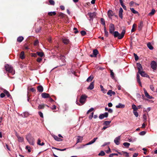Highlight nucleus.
Listing matches in <instances>:
<instances>
[{
    "instance_id": "2f4dec72",
    "label": "nucleus",
    "mask_w": 157,
    "mask_h": 157,
    "mask_svg": "<svg viewBox=\"0 0 157 157\" xmlns=\"http://www.w3.org/2000/svg\"><path fill=\"white\" fill-rule=\"evenodd\" d=\"M20 57L21 59H23L25 58L24 52L23 51L21 52L20 55Z\"/></svg>"
},
{
    "instance_id": "4468645a",
    "label": "nucleus",
    "mask_w": 157,
    "mask_h": 157,
    "mask_svg": "<svg viewBox=\"0 0 157 157\" xmlns=\"http://www.w3.org/2000/svg\"><path fill=\"white\" fill-rule=\"evenodd\" d=\"M16 136L17 138L18 141L20 142H22L24 141V138L22 137H21L17 134Z\"/></svg>"
},
{
    "instance_id": "72a5a7b5",
    "label": "nucleus",
    "mask_w": 157,
    "mask_h": 157,
    "mask_svg": "<svg viewBox=\"0 0 157 157\" xmlns=\"http://www.w3.org/2000/svg\"><path fill=\"white\" fill-rule=\"evenodd\" d=\"M93 54L94 57H96L97 55L98 54V51L97 49L94 50L93 51Z\"/></svg>"
},
{
    "instance_id": "2eb2a0df",
    "label": "nucleus",
    "mask_w": 157,
    "mask_h": 157,
    "mask_svg": "<svg viewBox=\"0 0 157 157\" xmlns=\"http://www.w3.org/2000/svg\"><path fill=\"white\" fill-rule=\"evenodd\" d=\"M41 96L43 98H49V94L46 93H43L41 94Z\"/></svg>"
},
{
    "instance_id": "3c124183",
    "label": "nucleus",
    "mask_w": 157,
    "mask_h": 157,
    "mask_svg": "<svg viewBox=\"0 0 157 157\" xmlns=\"http://www.w3.org/2000/svg\"><path fill=\"white\" fill-rule=\"evenodd\" d=\"M150 88L152 91L154 92L155 88L153 85H150Z\"/></svg>"
},
{
    "instance_id": "412c9836",
    "label": "nucleus",
    "mask_w": 157,
    "mask_h": 157,
    "mask_svg": "<svg viewBox=\"0 0 157 157\" xmlns=\"http://www.w3.org/2000/svg\"><path fill=\"white\" fill-rule=\"evenodd\" d=\"M107 94L110 96H112V94L115 95V92L112 91L111 90H109L107 92Z\"/></svg>"
},
{
    "instance_id": "a18cd8bd",
    "label": "nucleus",
    "mask_w": 157,
    "mask_h": 157,
    "mask_svg": "<svg viewBox=\"0 0 157 157\" xmlns=\"http://www.w3.org/2000/svg\"><path fill=\"white\" fill-rule=\"evenodd\" d=\"M101 24L103 25H105V21L103 18H101Z\"/></svg>"
},
{
    "instance_id": "ea45409f",
    "label": "nucleus",
    "mask_w": 157,
    "mask_h": 157,
    "mask_svg": "<svg viewBox=\"0 0 157 157\" xmlns=\"http://www.w3.org/2000/svg\"><path fill=\"white\" fill-rule=\"evenodd\" d=\"M37 54L40 57H42L44 55V53L41 52H37Z\"/></svg>"
},
{
    "instance_id": "e433bc0d",
    "label": "nucleus",
    "mask_w": 157,
    "mask_h": 157,
    "mask_svg": "<svg viewBox=\"0 0 157 157\" xmlns=\"http://www.w3.org/2000/svg\"><path fill=\"white\" fill-rule=\"evenodd\" d=\"M132 108L133 110V111H136L137 110L138 108L136 105L133 104L132 105Z\"/></svg>"
},
{
    "instance_id": "0eeeda50",
    "label": "nucleus",
    "mask_w": 157,
    "mask_h": 157,
    "mask_svg": "<svg viewBox=\"0 0 157 157\" xmlns=\"http://www.w3.org/2000/svg\"><path fill=\"white\" fill-rule=\"evenodd\" d=\"M108 113L107 112H105L104 114H100L99 115V117L100 119H103L104 117L106 118L108 117Z\"/></svg>"
},
{
    "instance_id": "7ed1b4c3",
    "label": "nucleus",
    "mask_w": 157,
    "mask_h": 157,
    "mask_svg": "<svg viewBox=\"0 0 157 157\" xmlns=\"http://www.w3.org/2000/svg\"><path fill=\"white\" fill-rule=\"evenodd\" d=\"M97 13L95 12L93 13H88V15L89 16L90 19H89L90 21H92L94 18L96 16Z\"/></svg>"
},
{
    "instance_id": "393cba45",
    "label": "nucleus",
    "mask_w": 157,
    "mask_h": 157,
    "mask_svg": "<svg viewBox=\"0 0 157 157\" xmlns=\"http://www.w3.org/2000/svg\"><path fill=\"white\" fill-rule=\"evenodd\" d=\"M93 143H94L91 140L90 141V142H89L88 143L86 144V145H83L82 147H77V149H80L81 148L83 147L85 145H91Z\"/></svg>"
},
{
    "instance_id": "c03bdc74",
    "label": "nucleus",
    "mask_w": 157,
    "mask_h": 157,
    "mask_svg": "<svg viewBox=\"0 0 157 157\" xmlns=\"http://www.w3.org/2000/svg\"><path fill=\"white\" fill-rule=\"evenodd\" d=\"M45 105H39L38 107L39 109H43L45 106Z\"/></svg>"
},
{
    "instance_id": "864d4df0",
    "label": "nucleus",
    "mask_w": 157,
    "mask_h": 157,
    "mask_svg": "<svg viewBox=\"0 0 157 157\" xmlns=\"http://www.w3.org/2000/svg\"><path fill=\"white\" fill-rule=\"evenodd\" d=\"M134 55L135 57V60L136 61H137L139 59V57L135 53H134Z\"/></svg>"
},
{
    "instance_id": "f3484780",
    "label": "nucleus",
    "mask_w": 157,
    "mask_h": 157,
    "mask_svg": "<svg viewBox=\"0 0 157 157\" xmlns=\"http://www.w3.org/2000/svg\"><path fill=\"white\" fill-rule=\"evenodd\" d=\"M108 16L109 18H111L112 16L113 15V13L111 10H109L108 11Z\"/></svg>"
},
{
    "instance_id": "bb28decb",
    "label": "nucleus",
    "mask_w": 157,
    "mask_h": 157,
    "mask_svg": "<svg viewBox=\"0 0 157 157\" xmlns=\"http://www.w3.org/2000/svg\"><path fill=\"white\" fill-rule=\"evenodd\" d=\"M140 76L139 75L137 74L136 75V79L137 82L140 84V86H141V82L140 80Z\"/></svg>"
},
{
    "instance_id": "680f3d73",
    "label": "nucleus",
    "mask_w": 157,
    "mask_h": 157,
    "mask_svg": "<svg viewBox=\"0 0 157 157\" xmlns=\"http://www.w3.org/2000/svg\"><path fill=\"white\" fill-rule=\"evenodd\" d=\"M134 4H135V2L133 1H132L129 3V5L130 6H132Z\"/></svg>"
},
{
    "instance_id": "20e7f679",
    "label": "nucleus",
    "mask_w": 157,
    "mask_h": 157,
    "mask_svg": "<svg viewBox=\"0 0 157 157\" xmlns=\"http://www.w3.org/2000/svg\"><path fill=\"white\" fill-rule=\"evenodd\" d=\"M87 96L85 95H82L81 96L80 102L81 103L83 104H84L86 101Z\"/></svg>"
},
{
    "instance_id": "aec40b11",
    "label": "nucleus",
    "mask_w": 157,
    "mask_h": 157,
    "mask_svg": "<svg viewBox=\"0 0 157 157\" xmlns=\"http://www.w3.org/2000/svg\"><path fill=\"white\" fill-rule=\"evenodd\" d=\"M53 136L54 139L56 141H62V139L56 136L53 135Z\"/></svg>"
},
{
    "instance_id": "0e129e2a",
    "label": "nucleus",
    "mask_w": 157,
    "mask_h": 157,
    "mask_svg": "<svg viewBox=\"0 0 157 157\" xmlns=\"http://www.w3.org/2000/svg\"><path fill=\"white\" fill-rule=\"evenodd\" d=\"M5 94L4 93H2L0 95V97L1 98H3L5 96Z\"/></svg>"
},
{
    "instance_id": "338daca9",
    "label": "nucleus",
    "mask_w": 157,
    "mask_h": 157,
    "mask_svg": "<svg viewBox=\"0 0 157 157\" xmlns=\"http://www.w3.org/2000/svg\"><path fill=\"white\" fill-rule=\"evenodd\" d=\"M42 60V59L40 58H38L37 59V61L38 62H40Z\"/></svg>"
},
{
    "instance_id": "8fccbe9b",
    "label": "nucleus",
    "mask_w": 157,
    "mask_h": 157,
    "mask_svg": "<svg viewBox=\"0 0 157 157\" xmlns=\"http://www.w3.org/2000/svg\"><path fill=\"white\" fill-rule=\"evenodd\" d=\"M25 149L28 150V151L29 152H30L31 151V148L29 146H26L25 147Z\"/></svg>"
},
{
    "instance_id": "bf43d9fd",
    "label": "nucleus",
    "mask_w": 157,
    "mask_h": 157,
    "mask_svg": "<svg viewBox=\"0 0 157 157\" xmlns=\"http://www.w3.org/2000/svg\"><path fill=\"white\" fill-rule=\"evenodd\" d=\"M133 113L136 117H138V114L137 112L134 111Z\"/></svg>"
},
{
    "instance_id": "e2e57ef3",
    "label": "nucleus",
    "mask_w": 157,
    "mask_h": 157,
    "mask_svg": "<svg viewBox=\"0 0 157 157\" xmlns=\"http://www.w3.org/2000/svg\"><path fill=\"white\" fill-rule=\"evenodd\" d=\"M118 155L117 153H112L109 155V157H112L113 155Z\"/></svg>"
},
{
    "instance_id": "7c9ffc66",
    "label": "nucleus",
    "mask_w": 157,
    "mask_h": 157,
    "mask_svg": "<svg viewBox=\"0 0 157 157\" xmlns=\"http://www.w3.org/2000/svg\"><path fill=\"white\" fill-rule=\"evenodd\" d=\"M24 38L22 36L18 37L17 38V41L19 42H21L23 40Z\"/></svg>"
},
{
    "instance_id": "f704fd0d",
    "label": "nucleus",
    "mask_w": 157,
    "mask_h": 157,
    "mask_svg": "<svg viewBox=\"0 0 157 157\" xmlns=\"http://www.w3.org/2000/svg\"><path fill=\"white\" fill-rule=\"evenodd\" d=\"M155 10L154 9H152L151 12L149 13L148 15L151 16L153 15L155 13Z\"/></svg>"
},
{
    "instance_id": "4be33fe9",
    "label": "nucleus",
    "mask_w": 157,
    "mask_h": 157,
    "mask_svg": "<svg viewBox=\"0 0 157 157\" xmlns=\"http://www.w3.org/2000/svg\"><path fill=\"white\" fill-rule=\"evenodd\" d=\"M62 41L63 43L66 44H68L69 42V40L68 39L65 38L62 39Z\"/></svg>"
},
{
    "instance_id": "13d9d810",
    "label": "nucleus",
    "mask_w": 157,
    "mask_h": 157,
    "mask_svg": "<svg viewBox=\"0 0 157 157\" xmlns=\"http://www.w3.org/2000/svg\"><path fill=\"white\" fill-rule=\"evenodd\" d=\"M110 75L111 76L112 78H113L114 77V73L113 72L112 70H111L110 71Z\"/></svg>"
},
{
    "instance_id": "a211bd4d",
    "label": "nucleus",
    "mask_w": 157,
    "mask_h": 157,
    "mask_svg": "<svg viewBox=\"0 0 157 157\" xmlns=\"http://www.w3.org/2000/svg\"><path fill=\"white\" fill-rule=\"evenodd\" d=\"M125 105L121 103H119L117 105H116V107L117 108H123L124 107Z\"/></svg>"
},
{
    "instance_id": "9b49d317",
    "label": "nucleus",
    "mask_w": 157,
    "mask_h": 157,
    "mask_svg": "<svg viewBox=\"0 0 157 157\" xmlns=\"http://www.w3.org/2000/svg\"><path fill=\"white\" fill-rule=\"evenodd\" d=\"M141 75L144 77L149 78V76L148 75H147V74H146L144 71H141L140 72H139Z\"/></svg>"
},
{
    "instance_id": "dca6fc26",
    "label": "nucleus",
    "mask_w": 157,
    "mask_h": 157,
    "mask_svg": "<svg viewBox=\"0 0 157 157\" xmlns=\"http://www.w3.org/2000/svg\"><path fill=\"white\" fill-rule=\"evenodd\" d=\"M137 66L138 69V72H139L141 71V70L143 69L142 67L141 64L139 63H137Z\"/></svg>"
},
{
    "instance_id": "a19ab883",
    "label": "nucleus",
    "mask_w": 157,
    "mask_h": 157,
    "mask_svg": "<svg viewBox=\"0 0 157 157\" xmlns=\"http://www.w3.org/2000/svg\"><path fill=\"white\" fill-rule=\"evenodd\" d=\"M123 145L124 146L128 148L129 147V146L130 145V144L127 142L124 143L123 144Z\"/></svg>"
},
{
    "instance_id": "79ce46f5",
    "label": "nucleus",
    "mask_w": 157,
    "mask_h": 157,
    "mask_svg": "<svg viewBox=\"0 0 157 157\" xmlns=\"http://www.w3.org/2000/svg\"><path fill=\"white\" fill-rule=\"evenodd\" d=\"M105 155V152L102 151H101L98 154V155L99 156H104Z\"/></svg>"
},
{
    "instance_id": "b1692460",
    "label": "nucleus",
    "mask_w": 157,
    "mask_h": 157,
    "mask_svg": "<svg viewBox=\"0 0 157 157\" xmlns=\"http://www.w3.org/2000/svg\"><path fill=\"white\" fill-rule=\"evenodd\" d=\"M37 90L40 92H42L43 91V87L41 86H39L37 87Z\"/></svg>"
},
{
    "instance_id": "f257e3e1",
    "label": "nucleus",
    "mask_w": 157,
    "mask_h": 157,
    "mask_svg": "<svg viewBox=\"0 0 157 157\" xmlns=\"http://www.w3.org/2000/svg\"><path fill=\"white\" fill-rule=\"evenodd\" d=\"M26 139L30 144L32 145H34L35 141L34 139L32 136L30 134H29L27 135L26 136Z\"/></svg>"
},
{
    "instance_id": "c756f323",
    "label": "nucleus",
    "mask_w": 157,
    "mask_h": 157,
    "mask_svg": "<svg viewBox=\"0 0 157 157\" xmlns=\"http://www.w3.org/2000/svg\"><path fill=\"white\" fill-rule=\"evenodd\" d=\"M94 78V77L93 76L90 75L86 79V81L89 82H91Z\"/></svg>"
},
{
    "instance_id": "774afa93",
    "label": "nucleus",
    "mask_w": 157,
    "mask_h": 157,
    "mask_svg": "<svg viewBox=\"0 0 157 157\" xmlns=\"http://www.w3.org/2000/svg\"><path fill=\"white\" fill-rule=\"evenodd\" d=\"M93 114H94V113L93 112L91 113V115H90V116L89 117V118L90 119H91L92 118V117H93Z\"/></svg>"
},
{
    "instance_id": "37998d69",
    "label": "nucleus",
    "mask_w": 157,
    "mask_h": 157,
    "mask_svg": "<svg viewBox=\"0 0 157 157\" xmlns=\"http://www.w3.org/2000/svg\"><path fill=\"white\" fill-rule=\"evenodd\" d=\"M111 121H105L104 122V124L107 126L109 124Z\"/></svg>"
},
{
    "instance_id": "a878e982",
    "label": "nucleus",
    "mask_w": 157,
    "mask_h": 157,
    "mask_svg": "<svg viewBox=\"0 0 157 157\" xmlns=\"http://www.w3.org/2000/svg\"><path fill=\"white\" fill-rule=\"evenodd\" d=\"M3 92L5 94L7 95V96L9 98L10 97H11L9 92L8 91H7V90H4Z\"/></svg>"
},
{
    "instance_id": "f8f14e48",
    "label": "nucleus",
    "mask_w": 157,
    "mask_h": 157,
    "mask_svg": "<svg viewBox=\"0 0 157 157\" xmlns=\"http://www.w3.org/2000/svg\"><path fill=\"white\" fill-rule=\"evenodd\" d=\"M123 10L122 8L121 7L120 8L119 10V16L121 19H122L123 18Z\"/></svg>"
},
{
    "instance_id": "603ef678",
    "label": "nucleus",
    "mask_w": 157,
    "mask_h": 157,
    "mask_svg": "<svg viewBox=\"0 0 157 157\" xmlns=\"http://www.w3.org/2000/svg\"><path fill=\"white\" fill-rule=\"evenodd\" d=\"M81 35L82 36H85L86 34V32L84 30H82L80 32Z\"/></svg>"
},
{
    "instance_id": "c9c22d12",
    "label": "nucleus",
    "mask_w": 157,
    "mask_h": 157,
    "mask_svg": "<svg viewBox=\"0 0 157 157\" xmlns=\"http://www.w3.org/2000/svg\"><path fill=\"white\" fill-rule=\"evenodd\" d=\"M41 140L40 139H38L37 142V144L38 145L40 146H43L44 145V142L40 143Z\"/></svg>"
},
{
    "instance_id": "39448f33",
    "label": "nucleus",
    "mask_w": 157,
    "mask_h": 157,
    "mask_svg": "<svg viewBox=\"0 0 157 157\" xmlns=\"http://www.w3.org/2000/svg\"><path fill=\"white\" fill-rule=\"evenodd\" d=\"M115 30V27L114 25L113 24H110L109 26V31L110 33H113Z\"/></svg>"
},
{
    "instance_id": "6ab92c4d",
    "label": "nucleus",
    "mask_w": 157,
    "mask_h": 157,
    "mask_svg": "<svg viewBox=\"0 0 157 157\" xmlns=\"http://www.w3.org/2000/svg\"><path fill=\"white\" fill-rule=\"evenodd\" d=\"M83 140V137L82 136H77V143L81 142Z\"/></svg>"
},
{
    "instance_id": "473e14b6",
    "label": "nucleus",
    "mask_w": 157,
    "mask_h": 157,
    "mask_svg": "<svg viewBox=\"0 0 157 157\" xmlns=\"http://www.w3.org/2000/svg\"><path fill=\"white\" fill-rule=\"evenodd\" d=\"M115 37H117L119 36V33L117 31H115L113 32L112 33Z\"/></svg>"
},
{
    "instance_id": "6e6552de",
    "label": "nucleus",
    "mask_w": 157,
    "mask_h": 157,
    "mask_svg": "<svg viewBox=\"0 0 157 157\" xmlns=\"http://www.w3.org/2000/svg\"><path fill=\"white\" fill-rule=\"evenodd\" d=\"M144 94L145 96L148 99H151L153 98V97L151 96L150 95L148 94V93L147 91L145 89H144Z\"/></svg>"
},
{
    "instance_id": "423d86ee",
    "label": "nucleus",
    "mask_w": 157,
    "mask_h": 157,
    "mask_svg": "<svg viewBox=\"0 0 157 157\" xmlns=\"http://www.w3.org/2000/svg\"><path fill=\"white\" fill-rule=\"evenodd\" d=\"M150 65L151 68L153 69L154 70H155L156 69L157 67V63L155 61H151Z\"/></svg>"
},
{
    "instance_id": "f03ea898",
    "label": "nucleus",
    "mask_w": 157,
    "mask_h": 157,
    "mask_svg": "<svg viewBox=\"0 0 157 157\" xmlns=\"http://www.w3.org/2000/svg\"><path fill=\"white\" fill-rule=\"evenodd\" d=\"M5 68L6 71L11 73L12 75L14 74V71H13V68L11 66L8 64L6 65L5 66Z\"/></svg>"
},
{
    "instance_id": "4c0bfd02",
    "label": "nucleus",
    "mask_w": 157,
    "mask_h": 157,
    "mask_svg": "<svg viewBox=\"0 0 157 157\" xmlns=\"http://www.w3.org/2000/svg\"><path fill=\"white\" fill-rule=\"evenodd\" d=\"M48 14L50 16L55 15H56V13L55 11L50 12L48 13Z\"/></svg>"
},
{
    "instance_id": "de8ad7c7",
    "label": "nucleus",
    "mask_w": 157,
    "mask_h": 157,
    "mask_svg": "<svg viewBox=\"0 0 157 157\" xmlns=\"http://www.w3.org/2000/svg\"><path fill=\"white\" fill-rule=\"evenodd\" d=\"M130 9L131 11L134 13L135 14L138 13V12L135 10L133 8H130Z\"/></svg>"
},
{
    "instance_id": "1a4fd4ad",
    "label": "nucleus",
    "mask_w": 157,
    "mask_h": 157,
    "mask_svg": "<svg viewBox=\"0 0 157 157\" xmlns=\"http://www.w3.org/2000/svg\"><path fill=\"white\" fill-rule=\"evenodd\" d=\"M125 33V30H123L122 31V33L121 34L119 33V36H117L118 38L119 39H121L124 36V35Z\"/></svg>"
},
{
    "instance_id": "58836bf2",
    "label": "nucleus",
    "mask_w": 157,
    "mask_h": 157,
    "mask_svg": "<svg viewBox=\"0 0 157 157\" xmlns=\"http://www.w3.org/2000/svg\"><path fill=\"white\" fill-rule=\"evenodd\" d=\"M124 94L126 96L128 97H130L131 98H132V96L130 95V94L128 93L127 92H126V91H124Z\"/></svg>"
},
{
    "instance_id": "49530a36",
    "label": "nucleus",
    "mask_w": 157,
    "mask_h": 157,
    "mask_svg": "<svg viewBox=\"0 0 157 157\" xmlns=\"http://www.w3.org/2000/svg\"><path fill=\"white\" fill-rule=\"evenodd\" d=\"M136 26V24H133L132 27V29L131 30L132 32H133L135 31V27Z\"/></svg>"
},
{
    "instance_id": "ddd939ff",
    "label": "nucleus",
    "mask_w": 157,
    "mask_h": 157,
    "mask_svg": "<svg viewBox=\"0 0 157 157\" xmlns=\"http://www.w3.org/2000/svg\"><path fill=\"white\" fill-rule=\"evenodd\" d=\"M94 82L93 81L91 82L89 86L87 87V89L88 90H92L94 89Z\"/></svg>"
},
{
    "instance_id": "6e6d98bb",
    "label": "nucleus",
    "mask_w": 157,
    "mask_h": 157,
    "mask_svg": "<svg viewBox=\"0 0 157 157\" xmlns=\"http://www.w3.org/2000/svg\"><path fill=\"white\" fill-rule=\"evenodd\" d=\"M110 142H105L102 146V147H105L106 145H109L110 144Z\"/></svg>"
},
{
    "instance_id": "cd10ccee",
    "label": "nucleus",
    "mask_w": 157,
    "mask_h": 157,
    "mask_svg": "<svg viewBox=\"0 0 157 157\" xmlns=\"http://www.w3.org/2000/svg\"><path fill=\"white\" fill-rule=\"evenodd\" d=\"M22 116L24 117H26L29 115V114L27 112H25L21 114Z\"/></svg>"
},
{
    "instance_id": "052dcab7",
    "label": "nucleus",
    "mask_w": 157,
    "mask_h": 157,
    "mask_svg": "<svg viewBox=\"0 0 157 157\" xmlns=\"http://www.w3.org/2000/svg\"><path fill=\"white\" fill-rule=\"evenodd\" d=\"M38 114L40 115V117L43 118V113L41 112H38Z\"/></svg>"
},
{
    "instance_id": "5fc2aeb1",
    "label": "nucleus",
    "mask_w": 157,
    "mask_h": 157,
    "mask_svg": "<svg viewBox=\"0 0 157 157\" xmlns=\"http://www.w3.org/2000/svg\"><path fill=\"white\" fill-rule=\"evenodd\" d=\"M146 132L144 131H143L139 133V134L141 136L144 135L146 134Z\"/></svg>"
},
{
    "instance_id": "4d7b16f0",
    "label": "nucleus",
    "mask_w": 157,
    "mask_h": 157,
    "mask_svg": "<svg viewBox=\"0 0 157 157\" xmlns=\"http://www.w3.org/2000/svg\"><path fill=\"white\" fill-rule=\"evenodd\" d=\"M94 110V109L93 108H91L89 109L87 112V114H88L90 112Z\"/></svg>"
},
{
    "instance_id": "c85d7f7f",
    "label": "nucleus",
    "mask_w": 157,
    "mask_h": 157,
    "mask_svg": "<svg viewBox=\"0 0 157 157\" xmlns=\"http://www.w3.org/2000/svg\"><path fill=\"white\" fill-rule=\"evenodd\" d=\"M147 47L150 50H152L153 49V47L152 46L151 43L149 42L147 44Z\"/></svg>"
},
{
    "instance_id": "09e8293b",
    "label": "nucleus",
    "mask_w": 157,
    "mask_h": 157,
    "mask_svg": "<svg viewBox=\"0 0 157 157\" xmlns=\"http://www.w3.org/2000/svg\"><path fill=\"white\" fill-rule=\"evenodd\" d=\"M49 2L50 5H54L55 4V2L53 0H50Z\"/></svg>"
},
{
    "instance_id": "69168bd1",
    "label": "nucleus",
    "mask_w": 157,
    "mask_h": 157,
    "mask_svg": "<svg viewBox=\"0 0 157 157\" xmlns=\"http://www.w3.org/2000/svg\"><path fill=\"white\" fill-rule=\"evenodd\" d=\"M39 43V42L38 40H36L35 41L34 43V45L35 46L37 45Z\"/></svg>"
},
{
    "instance_id": "5701e85b",
    "label": "nucleus",
    "mask_w": 157,
    "mask_h": 157,
    "mask_svg": "<svg viewBox=\"0 0 157 157\" xmlns=\"http://www.w3.org/2000/svg\"><path fill=\"white\" fill-rule=\"evenodd\" d=\"M143 26V23L142 21H140V23L138 25V29L140 30H141Z\"/></svg>"
},
{
    "instance_id": "9d476101",
    "label": "nucleus",
    "mask_w": 157,
    "mask_h": 157,
    "mask_svg": "<svg viewBox=\"0 0 157 157\" xmlns=\"http://www.w3.org/2000/svg\"><path fill=\"white\" fill-rule=\"evenodd\" d=\"M120 140V136H119L116 138L114 140V142L115 144L118 145L120 144L119 140Z\"/></svg>"
}]
</instances>
